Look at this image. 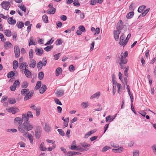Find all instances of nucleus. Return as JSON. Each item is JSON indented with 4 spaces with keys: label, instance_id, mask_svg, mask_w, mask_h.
Wrapping results in <instances>:
<instances>
[{
    "label": "nucleus",
    "instance_id": "nucleus-1",
    "mask_svg": "<svg viewBox=\"0 0 156 156\" xmlns=\"http://www.w3.org/2000/svg\"><path fill=\"white\" fill-rule=\"evenodd\" d=\"M22 119L23 122L24 121V122L22 124L20 125L18 127V129L20 132L22 133H25L33 129V125L28 122L29 118L26 114H23Z\"/></svg>",
    "mask_w": 156,
    "mask_h": 156
},
{
    "label": "nucleus",
    "instance_id": "nucleus-2",
    "mask_svg": "<svg viewBox=\"0 0 156 156\" xmlns=\"http://www.w3.org/2000/svg\"><path fill=\"white\" fill-rule=\"evenodd\" d=\"M41 128L40 126H37L35 131V136L37 139H38L41 135Z\"/></svg>",
    "mask_w": 156,
    "mask_h": 156
},
{
    "label": "nucleus",
    "instance_id": "nucleus-3",
    "mask_svg": "<svg viewBox=\"0 0 156 156\" xmlns=\"http://www.w3.org/2000/svg\"><path fill=\"white\" fill-rule=\"evenodd\" d=\"M1 5L3 9L6 10H8L10 7L11 5L10 2L7 1H4L2 3Z\"/></svg>",
    "mask_w": 156,
    "mask_h": 156
},
{
    "label": "nucleus",
    "instance_id": "nucleus-4",
    "mask_svg": "<svg viewBox=\"0 0 156 156\" xmlns=\"http://www.w3.org/2000/svg\"><path fill=\"white\" fill-rule=\"evenodd\" d=\"M14 52L16 58H19L20 55V49L18 45H15L14 47Z\"/></svg>",
    "mask_w": 156,
    "mask_h": 156
},
{
    "label": "nucleus",
    "instance_id": "nucleus-5",
    "mask_svg": "<svg viewBox=\"0 0 156 156\" xmlns=\"http://www.w3.org/2000/svg\"><path fill=\"white\" fill-rule=\"evenodd\" d=\"M6 110L8 112L12 113V114H15L16 113L18 112L19 111L18 108L14 107L7 108Z\"/></svg>",
    "mask_w": 156,
    "mask_h": 156
},
{
    "label": "nucleus",
    "instance_id": "nucleus-6",
    "mask_svg": "<svg viewBox=\"0 0 156 156\" xmlns=\"http://www.w3.org/2000/svg\"><path fill=\"white\" fill-rule=\"evenodd\" d=\"M19 68L21 71L23 72L27 69L28 68V66L26 62H23L21 64L20 66L19 67Z\"/></svg>",
    "mask_w": 156,
    "mask_h": 156
},
{
    "label": "nucleus",
    "instance_id": "nucleus-7",
    "mask_svg": "<svg viewBox=\"0 0 156 156\" xmlns=\"http://www.w3.org/2000/svg\"><path fill=\"white\" fill-rule=\"evenodd\" d=\"M70 149L72 150H79L80 151H86L84 149L81 147L79 146L77 147L76 145H72Z\"/></svg>",
    "mask_w": 156,
    "mask_h": 156
},
{
    "label": "nucleus",
    "instance_id": "nucleus-8",
    "mask_svg": "<svg viewBox=\"0 0 156 156\" xmlns=\"http://www.w3.org/2000/svg\"><path fill=\"white\" fill-rule=\"evenodd\" d=\"M127 62V59H119L118 61L121 69H123L125 66H123V64H126Z\"/></svg>",
    "mask_w": 156,
    "mask_h": 156
},
{
    "label": "nucleus",
    "instance_id": "nucleus-9",
    "mask_svg": "<svg viewBox=\"0 0 156 156\" xmlns=\"http://www.w3.org/2000/svg\"><path fill=\"white\" fill-rule=\"evenodd\" d=\"M46 63L47 60L46 59L44 61L43 63H42L41 61H40L37 64V68L39 69H41L42 68L43 65L45 66L46 65Z\"/></svg>",
    "mask_w": 156,
    "mask_h": 156
},
{
    "label": "nucleus",
    "instance_id": "nucleus-10",
    "mask_svg": "<svg viewBox=\"0 0 156 156\" xmlns=\"http://www.w3.org/2000/svg\"><path fill=\"white\" fill-rule=\"evenodd\" d=\"M123 27L122 22L121 20H120L116 26V29L117 30L121 31Z\"/></svg>",
    "mask_w": 156,
    "mask_h": 156
},
{
    "label": "nucleus",
    "instance_id": "nucleus-11",
    "mask_svg": "<svg viewBox=\"0 0 156 156\" xmlns=\"http://www.w3.org/2000/svg\"><path fill=\"white\" fill-rule=\"evenodd\" d=\"M35 52L37 55L41 56L43 53V49L42 48H35Z\"/></svg>",
    "mask_w": 156,
    "mask_h": 156
},
{
    "label": "nucleus",
    "instance_id": "nucleus-12",
    "mask_svg": "<svg viewBox=\"0 0 156 156\" xmlns=\"http://www.w3.org/2000/svg\"><path fill=\"white\" fill-rule=\"evenodd\" d=\"M56 96L61 97L64 94V91L62 90L58 89L55 92Z\"/></svg>",
    "mask_w": 156,
    "mask_h": 156
},
{
    "label": "nucleus",
    "instance_id": "nucleus-13",
    "mask_svg": "<svg viewBox=\"0 0 156 156\" xmlns=\"http://www.w3.org/2000/svg\"><path fill=\"white\" fill-rule=\"evenodd\" d=\"M121 31L117 30H114V38L116 41H118L119 38V35Z\"/></svg>",
    "mask_w": 156,
    "mask_h": 156
},
{
    "label": "nucleus",
    "instance_id": "nucleus-14",
    "mask_svg": "<svg viewBox=\"0 0 156 156\" xmlns=\"http://www.w3.org/2000/svg\"><path fill=\"white\" fill-rule=\"evenodd\" d=\"M36 61L34 59L31 60L28 62V64L30 67L33 68L35 67L36 66Z\"/></svg>",
    "mask_w": 156,
    "mask_h": 156
},
{
    "label": "nucleus",
    "instance_id": "nucleus-15",
    "mask_svg": "<svg viewBox=\"0 0 156 156\" xmlns=\"http://www.w3.org/2000/svg\"><path fill=\"white\" fill-rule=\"evenodd\" d=\"M101 93L100 91H98L94 94L91 96L90 98L91 99H92L95 98H98L100 96Z\"/></svg>",
    "mask_w": 156,
    "mask_h": 156
},
{
    "label": "nucleus",
    "instance_id": "nucleus-16",
    "mask_svg": "<svg viewBox=\"0 0 156 156\" xmlns=\"http://www.w3.org/2000/svg\"><path fill=\"white\" fill-rule=\"evenodd\" d=\"M27 132L26 133H24L23 134V136H24V135H26V134L28 135V138L29 139V140L30 141V143L33 144V136L32 135L30 134H29V133H27Z\"/></svg>",
    "mask_w": 156,
    "mask_h": 156
},
{
    "label": "nucleus",
    "instance_id": "nucleus-17",
    "mask_svg": "<svg viewBox=\"0 0 156 156\" xmlns=\"http://www.w3.org/2000/svg\"><path fill=\"white\" fill-rule=\"evenodd\" d=\"M8 22L10 24L14 25L16 24V20L13 19L12 17H11L8 19Z\"/></svg>",
    "mask_w": 156,
    "mask_h": 156
},
{
    "label": "nucleus",
    "instance_id": "nucleus-18",
    "mask_svg": "<svg viewBox=\"0 0 156 156\" xmlns=\"http://www.w3.org/2000/svg\"><path fill=\"white\" fill-rule=\"evenodd\" d=\"M47 87L45 85H42V87L39 90V92L41 94L43 93L46 90Z\"/></svg>",
    "mask_w": 156,
    "mask_h": 156
},
{
    "label": "nucleus",
    "instance_id": "nucleus-19",
    "mask_svg": "<svg viewBox=\"0 0 156 156\" xmlns=\"http://www.w3.org/2000/svg\"><path fill=\"white\" fill-rule=\"evenodd\" d=\"M33 93H28L26 94V96L24 98V101H27L31 97L33 96Z\"/></svg>",
    "mask_w": 156,
    "mask_h": 156
},
{
    "label": "nucleus",
    "instance_id": "nucleus-20",
    "mask_svg": "<svg viewBox=\"0 0 156 156\" xmlns=\"http://www.w3.org/2000/svg\"><path fill=\"white\" fill-rule=\"evenodd\" d=\"M14 122H16L20 125L22 124L23 121L22 118L20 117H16L14 119Z\"/></svg>",
    "mask_w": 156,
    "mask_h": 156
},
{
    "label": "nucleus",
    "instance_id": "nucleus-21",
    "mask_svg": "<svg viewBox=\"0 0 156 156\" xmlns=\"http://www.w3.org/2000/svg\"><path fill=\"white\" fill-rule=\"evenodd\" d=\"M4 46L5 49H8L11 48L12 45L11 43L9 42H7L4 44Z\"/></svg>",
    "mask_w": 156,
    "mask_h": 156
},
{
    "label": "nucleus",
    "instance_id": "nucleus-22",
    "mask_svg": "<svg viewBox=\"0 0 156 156\" xmlns=\"http://www.w3.org/2000/svg\"><path fill=\"white\" fill-rule=\"evenodd\" d=\"M44 129L46 132H48L51 131V128L48 124L45 123Z\"/></svg>",
    "mask_w": 156,
    "mask_h": 156
},
{
    "label": "nucleus",
    "instance_id": "nucleus-23",
    "mask_svg": "<svg viewBox=\"0 0 156 156\" xmlns=\"http://www.w3.org/2000/svg\"><path fill=\"white\" fill-rule=\"evenodd\" d=\"M24 73L26 76L28 78H30L31 75V73L28 69L24 71Z\"/></svg>",
    "mask_w": 156,
    "mask_h": 156
},
{
    "label": "nucleus",
    "instance_id": "nucleus-24",
    "mask_svg": "<svg viewBox=\"0 0 156 156\" xmlns=\"http://www.w3.org/2000/svg\"><path fill=\"white\" fill-rule=\"evenodd\" d=\"M41 85V81L37 82L36 85L34 88L35 90H37L39 89Z\"/></svg>",
    "mask_w": 156,
    "mask_h": 156
},
{
    "label": "nucleus",
    "instance_id": "nucleus-25",
    "mask_svg": "<svg viewBox=\"0 0 156 156\" xmlns=\"http://www.w3.org/2000/svg\"><path fill=\"white\" fill-rule=\"evenodd\" d=\"M34 38L33 37H30L29 40V45L30 46L32 45H35V42H34Z\"/></svg>",
    "mask_w": 156,
    "mask_h": 156
},
{
    "label": "nucleus",
    "instance_id": "nucleus-26",
    "mask_svg": "<svg viewBox=\"0 0 156 156\" xmlns=\"http://www.w3.org/2000/svg\"><path fill=\"white\" fill-rule=\"evenodd\" d=\"M95 132V131L94 130H93L90 131L85 135L84 137L85 138H88L89 136H90L92 134L94 133Z\"/></svg>",
    "mask_w": 156,
    "mask_h": 156
},
{
    "label": "nucleus",
    "instance_id": "nucleus-27",
    "mask_svg": "<svg viewBox=\"0 0 156 156\" xmlns=\"http://www.w3.org/2000/svg\"><path fill=\"white\" fill-rule=\"evenodd\" d=\"M4 33L7 37H10L11 36V32L9 30H4Z\"/></svg>",
    "mask_w": 156,
    "mask_h": 156
},
{
    "label": "nucleus",
    "instance_id": "nucleus-28",
    "mask_svg": "<svg viewBox=\"0 0 156 156\" xmlns=\"http://www.w3.org/2000/svg\"><path fill=\"white\" fill-rule=\"evenodd\" d=\"M62 70L61 68L59 67L57 68L55 71V75L56 76H58L59 74L62 73Z\"/></svg>",
    "mask_w": 156,
    "mask_h": 156
},
{
    "label": "nucleus",
    "instance_id": "nucleus-29",
    "mask_svg": "<svg viewBox=\"0 0 156 156\" xmlns=\"http://www.w3.org/2000/svg\"><path fill=\"white\" fill-rule=\"evenodd\" d=\"M29 90L28 89H23L21 90V94L22 95H25L28 93H29Z\"/></svg>",
    "mask_w": 156,
    "mask_h": 156
},
{
    "label": "nucleus",
    "instance_id": "nucleus-30",
    "mask_svg": "<svg viewBox=\"0 0 156 156\" xmlns=\"http://www.w3.org/2000/svg\"><path fill=\"white\" fill-rule=\"evenodd\" d=\"M128 42V39L124 40V41L120 40L119 44L121 45L124 46L127 44Z\"/></svg>",
    "mask_w": 156,
    "mask_h": 156
},
{
    "label": "nucleus",
    "instance_id": "nucleus-31",
    "mask_svg": "<svg viewBox=\"0 0 156 156\" xmlns=\"http://www.w3.org/2000/svg\"><path fill=\"white\" fill-rule=\"evenodd\" d=\"M40 150L43 151H45L47 150L46 147L44 146V143L42 142L39 147Z\"/></svg>",
    "mask_w": 156,
    "mask_h": 156
},
{
    "label": "nucleus",
    "instance_id": "nucleus-32",
    "mask_svg": "<svg viewBox=\"0 0 156 156\" xmlns=\"http://www.w3.org/2000/svg\"><path fill=\"white\" fill-rule=\"evenodd\" d=\"M24 23L22 22L19 21L17 22L16 26L19 28H21L24 26Z\"/></svg>",
    "mask_w": 156,
    "mask_h": 156
},
{
    "label": "nucleus",
    "instance_id": "nucleus-33",
    "mask_svg": "<svg viewBox=\"0 0 156 156\" xmlns=\"http://www.w3.org/2000/svg\"><path fill=\"white\" fill-rule=\"evenodd\" d=\"M80 144L83 147L86 148L90 146V145L89 144L85 142H83L80 143Z\"/></svg>",
    "mask_w": 156,
    "mask_h": 156
},
{
    "label": "nucleus",
    "instance_id": "nucleus-34",
    "mask_svg": "<svg viewBox=\"0 0 156 156\" xmlns=\"http://www.w3.org/2000/svg\"><path fill=\"white\" fill-rule=\"evenodd\" d=\"M18 62L16 60L14 61L13 62V69H16L18 67Z\"/></svg>",
    "mask_w": 156,
    "mask_h": 156
},
{
    "label": "nucleus",
    "instance_id": "nucleus-35",
    "mask_svg": "<svg viewBox=\"0 0 156 156\" xmlns=\"http://www.w3.org/2000/svg\"><path fill=\"white\" fill-rule=\"evenodd\" d=\"M44 76V73L43 72H41L39 73L38 77L40 80H42L43 79Z\"/></svg>",
    "mask_w": 156,
    "mask_h": 156
},
{
    "label": "nucleus",
    "instance_id": "nucleus-36",
    "mask_svg": "<svg viewBox=\"0 0 156 156\" xmlns=\"http://www.w3.org/2000/svg\"><path fill=\"white\" fill-rule=\"evenodd\" d=\"M81 105L83 108H85L89 106V103L87 102H83L81 104Z\"/></svg>",
    "mask_w": 156,
    "mask_h": 156
},
{
    "label": "nucleus",
    "instance_id": "nucleus-37",
    "mask_svg": "<svg viewBox=\"0 0 156 156\" xmlns=\"http://www.w3.org/2000/svg\"><path fill=\"white\" fill-rule=\"evenodd\" d=\"M113 83V91L112 93L113 95H114L116 92V85L117 83V82H112Z\"/></svg>",
    "mask_w": 156,
    "mask_h": 156
},
{
    "label": "nucleus",
    "instance_id": "nucleus-38",
    "mask_svg": "<svg viewBox=\"0 0 156 156\" xmlns=\"http://www.w3.org/2000/svg\"><path fill=\"white\" fill-rule=\"evenodd\" d=\"M28 83L27 82L24 81L21 84V87L23 88H26L28 86Z\"/></svg>",
    "mask_w": 156,
    "mask_h": 156
},
{
    "label": "nucleus",
    "instance_id": "nucleus-39",
    "mask_svg": "<svg viewBox=\"0 0 156 156\" xmlns=\"http://www.w3.org/2000/svg\"><path fill=\"white\" fill-rule=\"evenodd\" d=\"M8 102L10 104H12L15 103L16 101L15 98H10L8 99Z\"/></svg>",
    "mask_w": 156,
    "mask_h": 156
},
{
    "label": "nucleus",
    "instance_id": "nucleus-40",
    "mask_svg": "<svg viewBox=\"0 0 156 156\" xmlns=\"http://www.w3.org/2000/svg\"><path fill=\"white\" fill-rule=\"evenodd\" d=\"M123 148L122 147H121L118 149H113L112 150L113 151H115L116 153H120L122 152Z\"/></svg>",
    "mask_w": 156,
    "mask_h": 156
},
{
    "label": "nucleus",
    "instance_id": "nucleus-41",
    "mask_svg": "<svg viewBox=\"0 0 156 156\" xmlns=\"http://www.w3.org/2000/svg\"><path fill=\"white\" fill-rule=\"evenodd\" d=\"M134 15V12H131L128 13L126 17L128 19L131 18Z\"/></svg>",
    "mask_w": 156,
    "mask_h": 156
},
{
    "label": "nucleus",
    "instance_id": "nucleus-42",
    "mask_svg": "<svg viewBox=\"0 0 156 156\" xmlns=\"http://www.w3.org/2000/svg\"><path fill=\"white\" fill-rule=\"evenodd\" d=\"M42 19L43 21L45 23H47L48 22V17L46 15H44L43 16Z\"/></svg>",
    "mask_w": 156,
    "mask_h": 156
},
{
    "label": "nucleus",
    "instance_id": "nucleus-43",
    "mask_svg": "<svg viewBox=\"0 0 156 156\" xmlns=\"http://www.w3.org/2000/svg\"><path fill=\"white\" fill-rule=\"evenodd\" d=\"M53 48L52 45H50L44 48V50L46 51H50Z\"/></svg>",
    "mask_w": 156,
    "mask_h": 156
},
{
    "label": "nucleus",
    "instance_id": "nucleus-44",
    "mask_svg": "<svg viewBox=\"0 0 156 156\" xmlns=\"http://www.w3.org/2000/svg\"><path fill=\"white\" fill-rule=\"evenodd\" d=\"M146 7L144 5H142L139 7L138 9V11L139 12H141L143 10L145 9Z\"/></svg>",
    "mask_w": 156,
    "mask_h": 156
},
{
    "label": "nucleus",
    "instance_id": "nucleus-45",
    "mask_svg": "<svg viewBox=\"0 0 156 156\" xmlns=\"http://www.w3.org/2000/svg\"><path fill=\"white\" fill-rule=\"evenodd\" d=\"M15 73L13 71H11L9 72L7 74L8 77L10 78L14 76Z\"/></svg>",
    "mask_w": 156,
    "mask_h": 156
},
{
    "label": "nucleus",
    "instance_id": "nucleus-46",
    "mask_svg": "<svg viewBox=\"0 0 156 156\" xmlns=\"http://www.w3.org/2000/svg\"><path fill=\"white\" fill-rule=\"evenodd\" d=\"M79 29L81 31L85 33L86 32L85 29L83 26H80L78 27Z\"/></svg>",
    "mask_w": 156,
    "mask_h": 156
},
{
    "label": "nucleus",
    "instance_id": "nucleus-47",
    "mask_svg": "<svg viewBox=\"0 0 156 156\" xmlns=\"http://www.w3.org/2000/svg\"><path fill=\"white\" fill-rule=\"evenodd\" d=\"M76 155V152L75 151H69L67 153V155L69 156Z\"/></svg>",
    "mask_w": 156,
    "mask_h": 156
},
{
    "label": "nucleus",
    "instance_id": "nucleus-48",
    "mask_svg": "<svg viewBox=\"0 0 156 156\" xmlns=\"http://www.w3.org/2000/svg\"><path fill=\"white\" fill-rule=\"evenodd\" d=\"M47 11L49 14H54L55 12V8H52L49 11H48V10Z\"/></svg>",
    "mask_w": 156,
    "mask_h": 156
},
{
    "label": "nucleus",
    "instance_id": "nucleus-49",
    "mask_svg": "<svg viewBox=\"0 0 156 156\" xmlns=\"http://www.w3.org/2000/svg\"><path fill=\"white\" fill-rule=\"evenodd\" d=\"M129 66H127L126 68L125 69V70L124 72V75L126 77H128V74L127 73V72L128 70H129Z\"/></svg>",
    "mask_w": 156,
    "mask_h": 156
},
{
    "label": "nucleus",
    "instance_id": "nucleus-50",
    "mask_svg": "<svg viewBox=\"0 0 156 156\" xmlns=\"http://www.w3.org/2000/svg\"><path fill=\"white\" fill-rule=\"evenodd\" d=\"M113 120V119L112 118V116L110 115H109L107 116L106 118V122L109 121L110 122H111Z\"/></svg>",
    "mask_w": 156,
    "mask_h": 156
},
{
    "label": "nucleus",
    "instance_id": "nucleus-51",
    "mask_svg": "<svg viewBox=\"0 0 156 156\" xmlns=\"http://www.w3.org/2000/svg\"><path fill=\"white\" fill-rule=\"evenodd\" d=\"M116 85L118 88L117 92L118 93L120 94L121 92L120 89L121 87V84L117 83Z\"/></svg>",
    "mask_w": 156,
    "mask_h": 156
},
{
    "label": "nucleus",
    "instance_id": "nucleus-52",
    "mask_svg": "<svg viewBox=\"0 0 156 156\" xmlns=\"http://www.w3.org/2000/svg\"><path fill=\"white\" fill-rule=\"evenodd\" d=\"M26 115H27L28 118H33V115L32 114V112L30 111H28L27 112Z\"/></svg>",
    "mask_w": 156,
    "mask_h": 156
},
{
    "label": "nucleus",
    "instance_id": "nucleus-53",
    "mask_svg": "<svg viewBox=\"0 0 156 156\" xmlns=\"http://www.w3.org/2000/svg\"><path fill=\"white\" fill-rule=\"evenodd\" d=\"M29 56L30 58H33V50L32 49H30L29 52Z\"/></svg>",
    "mask_w": 156,
    "mask_h": 156
},
{
    "label": "nucleus",
    "instance_id": "nucleus-54",
    "mask_svg": "<svg viewBox=\"0 0 156 156\" xmlns=\"http://www.w3.org/2000/svg\"><path fill=\"white\" fill-rule=\"evenodd\" d=\"M133 156H139V151H133Z\"/></svg>",
    "mask_w": 156,
    "mask_h": 156
},
{
    "label": "nucleus",
    "instance_id": "nucleus-55",
    "mask_svg": "<svg viewBox=\"0 0 156 156\" xmlns=\"http://www.w3.org/2000/svg\"><path fill=\"white\" fill-rule=\"evenodd\" d=\"M54 101L55 103L58 105H62V103L59 100V99L57 98L54 99Z\"/></svg>",
    "mask_w": 156,
    "mask_h": 156
},
{
    "label": "nucleus",
    "instance_id": "nucleus-56",
    "mask_svg": "<svg viewBox=\"0 0 156 156\" xmlns=\"http://www.w3.org/2000/svg\"><path fill=\"white\" fill-rule=\"evenodd\" d=\"M57 131L58 132L59 134L62 136H64L65 135V133L64 131L62 129H58L57 130Z\"/></svg>",
    "mask_w": 156,
    "mask_h": 156
},
{
    "label": "nucleus",
    "instance_id": "nucleus-57",
    "mask_svg": "<svg viewBox=\"0 0 156 156\" xmlns=\"http://www.w3.org/2000/svg\"><path fill=\"white\" fill-rule=\"evenodd\" d=\"M73 4L75 6H79L80 5L78 0H75L74 1Z\"/></svg>",
    "mask_w": 156,
    "mask_h": 156
},
{
    "label": "nucleus",
    "instance_id": "nucleus-58",
    "mask_svg": "<svg viewBox=\"0 0 156 156\" xmlns=\"http://www.w3.org/2000/svg\"><path fill=\"white\" fill-rule=\"evenodd\" d=\"M20 84V83L19 80H16L13 83V86H16V87L18 86H19Z\"/></svg>",
    "mask_w": 156,
    "mask_h": 156
},
{
    "label": "nucleus",
    "instance_id": "nucleus-59",
    "mask_svg": "<svg viewBox=\"0 0 156 156\" xmlns=\"http://www.w3.org/2000/svg\"><path fill=\"white\" fill-rule=\"evenodd\" d=\"M151 148L154 153L155 154H156V145L155 144L153 145L151 147Z\"/></svg>",
    "mask_w": 156,
    "mask_h": 156
},
{
    "label": "nucleus",
    "instance_id": "nucleus-60",
    "mask_svg": "<svg viewBox=\"0 0 156 156\" xmlns=\"http://www.w3.org/2000/svg\"><path fill=\"white\" fill-rule=\"evenodd\" d=\"M53 41L54 39L53 38H52L50 41H48L45 44V45H48L49 44H51Z\"/></svg>",
    "mask_w": 156,
    "mask_h": 156
},
{
    "label": "nucleus",
    "instance_id": "nucleus-61",
    "mask_svg": "<svg viewBox=\"0 0 156 156\" xmlns=\"http://www.w3.org/2000/svg\"><path fill=\"white\" fill-rule=\"evenodd\" d=\"M109 147L107 146H105L102 148V151L103 152H105L107 151L108 150H109Z\"/></svg>",
    "mask_w": 156,
    "mask_h": 156
},
{
    "label": "nucleus",
    "instance_id": "nucleus-62",
    "mask_svg": "<svg viewBox=\"0 0 156 156\" xmlns=\"http://www.w3.org/2000/svg\"><path fill=\"white\" fill-rule=\"evenodd\" d=\"M149 11V9H147L145 10L141 14L142 16H145L146 15V14Z\"/></svg>",
    "mask_w": 156,
    "mask_h": 156
},
{
    "label": "nucleus",
    "instance_id": "nucleus-63",
    "mask_svg": "<svg viewBox=\"0 0 156 156\" xmlns=\"http://www.w3.org/2000/svg\"><path fill=\"white\" fill-rule=\"evenodd\" d=\"M18 7H19L20 9L23 11L24 12H26V8L24 6H22V5H18Z\"/></svg>",
    "mask_w": 156,
    "mask_h": 156
},
{
    "label": "nucleus",
    "instance_id": "nucleus-64",
    "mask_svg": "<svg viewBox=\"0 0 156 156\" xmlns=\"http://www.w3.org/2000/svg\"><path fill=\"white\" fill-rule=\"evenodd\" d=\"M100 29L99 27H97L95 30V32L94 33V35L98 34L100 32Z\"/></svg>",
    "mask_w": 156,
    "mask_h": 156
}]
</instances>
